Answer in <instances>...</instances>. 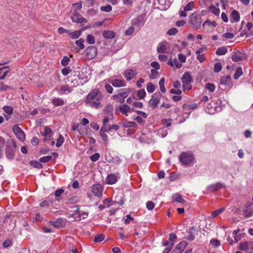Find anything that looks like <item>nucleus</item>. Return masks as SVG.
<instances>
[{"instance_id": "3c124183", "label": "nucleus", "mask_w": 253, "mask_h": 253, "mask_svg": "<svg viewBox=\"0 0 253 253\" xmlns=\"http://www.w3.org/2000/svg\"><path fill=\"white\" fill-rule=\"evenodd\" d=\"M137 95L140 99H143L146 95V92L144 89H140L138 90Z\"/></svg>"}, {"instance_id": "0e129e2a", "label": "nucleus", "mask_w": 253, "mask_h": 253, "mask_svg": "<svg viewBox=\"0 0 253 253\" xmlns=\"http://www.w3.org/2000/svg\"><path fill=\"white\" fill-rule=\"evenodd\" d=\"M174 244V242H170L169 247H168L165 249L163 251V253H169V252L171 250Z\"/></svg>"}, {"instance_id": "423d86ee", "label": "nucleus", "mask_w": 253, "mask_h": 253, "mask_svg": "<svg viewBox=\"0 0 253 253\" xmlns=\"http://www.w3.org/2000/svg\"><path fill=\"white\" fill-rule=\"evenodd\" d=\"M13 131L17 138L21 141L25 139V134L22 129L17 125H14L13 127Z\"/></svg>"}, {"instance_id": "6ab92c4d", "label": "nucleus", "mask_w": 253, "mask_h": 253, "mask_svg": "<svg viewBox=\"0 0 253 253\" xmlns=\"http://www.w3.org/2000/svg\"><path fill=\"white\" fill-rule=\"evenodd\" d=\"M72 87H70L68 84H65L60 86L58 92L61 94H67L72 92Z\"/></svg>"}, {"instance_id": "864d4df0", "label": "nucleus", "mask_w": 253, "mask_h": 253, "mask_svg": "<svg viewBox=\"0 0 253 253\" xmlns=\"http://www.w3.org/2000/svg\"><path fill=\"white\" fill-rule=\"evenodd\" d=\"M50 224L55 227L59 228L61 226V220L51 221Z\"/></svg>"}, {"instance_id": "a18cd8bd", "label": "nucleus", "mask_w": 253, "mask_h": 253, "mask_svg": "<svg viewBox=\"0 0 253 253\" xmlns=\"http://www.w3.org/2000/svg\"><path fill=\"white\" fill-rule=\"evenodd\" d=\"M52 159L51 156H46L41 158L39 161L41 163H46L50 161Z\"/></svg>"}, {"instance_id": "4c0bfd02", "label": "nucleus", "mask_w": 253, "mask_h": 253, "mask_svg": "<svg viewBox=\"0 0 253 253\" xmlns=\"http://www.w3.org/2000/svg\"><path fill=\"white\" fill-rule=\"evenodd\" d=\"M216 25V23L214 21H213L212 22H210L209 20H207L203 24V26L204 28H206L207 26L215 27Z\"/></svg>"}, {"instance_id": "4468645a", "label": "nucleus", "mask_w": 253, "mask_h": 253, "mask_svg": "<svg viewBox=\"0 0 253 253\" xmlns=\"http://www.w3.org/2000/svg\"><path fill=\"white\" fill-rule=\"evenodd\" d=\"M187 243L185 241L180 242L173 250L172 253H180L185 249Z\"/></svg>"}, {"instance_id": "c85d7f7f", "label": "nucleus", "mask_w": 253, "mask_h": 253, "mask_svg": "<svg viewBox=\"0 0 253 253\" xmlns=\"http://www.w3.org/2000/svg\"><path fill=\"white\" fill-rule=\"evenodd\" d=\"M231 18L233 20V21H232V22H237L240 20L239 13L236 10H234L232 11V12L231 13Z\"/></svg>"}, {"instance_id": "f3484780", "label": "nucleus", "mask_w": 253, "mask_h": 253, "mask_svg": "<svg viewBox=\"0 0 253 253\" xmlns=\"http://www.w3.org/2000/svg\"><path fill=\"white\" fill-rule=\"evenodd\" d=\"M119 177V176H117L115 174L111 173L108 174L106 178L105 182L108 184H113L117 182L118 178Z\"/></svg>"}, {"instance_id": "58836bf2", "label": "nucleus", "mask_w": 253, "mask_h": 253, "mask_svg": "<svg viewBox=\"0 0 253 253\" xmlns=\"http://www.w3.org/2000/svg\"><path fill=\"white\" fill-rule=\"evenodd\" d=\"M210 10L211 12H212L213 14H214L215 15H218L220 13V10L219 8H216L214 6H211L210 7Z\"/></svg>"}, {"instance_id": "9d476101", "label": "nucleus", "mask_w": 253, "mask_h": 253, "mask_svg": "<svg viewBox=\"0 0 253 253\" xmlns=\"http://www.w3.org/2000/svg\"><path fill=\"white\" fill-rule=\"evenodd\" d=\"M123 75L127 81H129L137 75V72L135 70L127 69L125 71Z\"/></svg>"}, {"instance_id": "bb28decb", "label": "nucleus", "mask_w": 253, "mask_h": 253, "mask_svg": "<svg viewBox=\"0 0 253 253\" xmlns=\"http://www.w3.org/2000/svg\"><path fill=\"white\" fill-rule=\"evenodd\" d=\"M103 36L106 39H112L115 36V33L111 31H105L103 32Z\"/></svg>"}, {"instance_id": "774afa93", "label": "nucleus", "mask_w": 253, "mask_h": 253, "mask_svg": "<svg viewBox=\"0 0 253 253\" xmlns=\"http://www.w3.org/2000/svg\"><path fill=\"white\" fill-rule=\"evenodd\" d=\"M222 37L225 39H230L234 37V35L232 33H225L223 34Z\"/></svg>"}, {"instance_id": "7ed1b4c3", "label": "nucleus", "mask_w": 253, "mask_h": 253, "mask_svg": "<svg viewBox=\"0 0 253 253\" xmlns=\"http://www.w3.org/2000/svg\"><path fill=\"white\" fill-rule=\"evenodd\" d=\"M192 81V78L189 73L185 72L181 79L182 83V87L184 90H190L191 88L190 83Z\"/></svg>"}, {"instance_id": "e2e57ef3", "label": "nucleus", "mask_w": 253, "mask_h": 253, "mask_svg": "<svg viewBox=\"0 0 253 253\" xmlns=\"http://www.w3.org/2000/svg\"><path fill=\"white\" fill-rule=\"evenodd\" d=\"M6 153L8 158H12L13 157V153L12 150H13L11 148H8L6 149Z\"/></svg>"}, {"instance_id": "aec40b11", "label": "nucleus", "mask_w": 253, "mask_h": 253, "mask_svg": "<svg viewBox=\"0 0 253 253\" xmlns=\"http://www.w3.org/2000/svg\"><path fill=\"white\" fill-rule=\"evenodd\" d=\"M52 197H53V195L52 194H50L48 198H47L45 200L42 201L41 203V204H40L41 207H48L50 205H51L52 204V203H53V201L51 200V198H52Z\"/></svg>"}, {"instance_id": "37998d69", "label": "nucleus", "mask_w": 253, "mask_h": 253, "mask_svg": "<svg viewBox=\"0 0 253 253\" xmlns=\"http://www.w3.org/2000/svg\"><path fill=\"white\" fill-rule=\"evenodd\" d=\"M159 75L158 72L157 71V70L155 69H152L151 70V73L149 75L150 78L152 79H155L157 78Z\"/></svg>"}, {"instance_id": "a211bd4d", "label": "nucleus", "mask_w": 253, "mask_h": 253, "mask_svg": "<svg viewBox=\"0 0 253 253\" xmlns=\"http://www.w3.org/2000/svg\"><path fill=\"white\" fill-rule=\"evenodd\" d=\"M224 185L220 183L217 182L215 184H211L208 187V190L211 192L216 191L218 189L224 188Z\"/></svg>"}, {"instance_id": "7c9ffc66", "label": "nucleus", "mask_w": 253, "mask_h": 253, "mask_svg": "<svg viewBox=\"0 0 253 253\" xmlns=\"http://www.w3.org/2000/svg\"><path fill=\"white\" fill-rule=\"evenodd\" d=\"M225 210L224 208H222L219 209H218L217 210L214 211L213 212H212L211 214V218H214L216 216H217L218 215L222 213Z\"/></svg>"}, {"instance_id": "f704fd0d", "label": "nucleus", "mask_w": 253, "mask_h": 253, "mask_svg": "<svg viewBox=\"0 0 253 253\" xmlns=\"http://www.w3.org/2000/svg\"><path fill=\"white\" fill-rule=\"evenodd\" d=\"M3 110L8 115H11L13 113V108L10 106H4L3 107Z\"/></svg>"}, {"instance_id": "393cba45", "label": "nucleus", "mask_w": 253, "mask_h": 253, "mask_svg": "<svg viewBox=\"0 0 253 253\" xmlns=\"http://www.w3.org/2000/svg\"><path fill=\"white\" fill-rule=\"evenodd\" d=\"M52 103L55 106L63 105L65 103L64 100L59 97L55 98L52 99Z\"/></svg>"}, {"instance_id": "f257e3e1", "label": "nucleus", "mask_w": 253, "mask_h": 253, "mask_svg": "<svg viewBox=\"0 0 253 253\" xmlns=\"http://www.w3.org/2000/svg\"><path fill=\"white\" fill-rule=\"evenodd\" d=\"M103 96L102 92L99 90L93 89L87 95L85 103L91 108L97 109L100 105Z\"/></svg>"}, {"instance_id": "dca6fc26", "label": "nucleus", "mask_w": 253, "mask_h": 253, "mask_svg": "<svg viewBox=\"0 0 253 253\" xmlns=\"http://www.w3.org/2000/svg\"><path fill=\"white\" fill-rule=\"evenodd\" d=\"M72 21L75 23H83L86 22V20L83 18L81 14L75 11L72 16Z\"/></svg>"}, {"instance_id": "8fccbe9b", "label": "nucleus", "mask_w": 253, "mask_h": 253, "mask_svg": "<svg viewBox=\"0 0 253 253\" xmlns=\"http://www.w3.org/2000/svg\"><path fill=\"white\" fill-rule=\"evenodd\" d=\"M178 32V30L176 28H172L169 29L167 32V34L169 36H173L176 35Z\"/></svg>"}, {"instance_id": "72a5a7b5", "label": "nucleus", "mask_w": 253, "mask_h": 253, "mask_svg": "<svg viewBox=\"0 0 253 253\" xmlns=\"http://www.w3.org/2000/svg\"><path fill=\"white\" fill-rule=\"evenodd\" d=\"M84 40L83 39H80L76 41L75 43L79 46V50L83 49L84 48Z\"/></svg>"}, {"instance_id": "b1692460", "label": "nucleus", "mask_w": 253, "mask_h": 253, "mask_svg": "<svg viewBox=\"0 0 253 253\" xmlns=\"http://www.w3.org/2000/svg\"><path fill=\"white\" fill-rule=\"evenodd\" d=\"M114 110V107L112 105L109 104L107 105L104 109V111L106 112L107 115H108L109 116L113 117V111Z\"/></svg>"}, {"instance_id": "4d7b16f0", "label": "nucleus", "mask_w": 253, "mask_h": 253, "mask_svg": "<svg viewBox=\"0 0 253 253\" xmlns=\"http://www.w3.org/2000/svg\"><path fill=\"white\" fill-rule=\"evenodd\" d=\"M100 155L98 153H96L90 156V159L92 162H95L99 159Z\"/></svg>"}, {"instance_id": "6e6d98bb", "label": "nucleus", "mask_w": 253, "mask_h": 253, "mask_svg": "<svg viewBox=\"0 0 253 253\" xmlns=\"http://www.w3.org/2000/svg\"><path fill=\"white\" fill-rule=\"evenodd\" d=\"M222 69V66L220 63H216L214 64V71L215 73H218Z\"/></svg>"}, {"instance_id": "09e8293b", "label": "nucleus", "mask_w": 253, "mask_h": 253, "mask_svg": "<svg viewBox=\"0 0 253 253\" xmlns=\"http://www.w3.org/2000/svg\"><path fill=\"white\" fill-rule=\"evenodd\" d=\"M86 41L89 44H93L95 42V38L91 35H88L86 37Z\"/></svg>"}, {"instance_id": "69168bd1", "label": "nucleus", "mask_w": 253, "mask_h": 253, "mask_svg": "<svg viewBox=\"0 0 253 253\" xmlns=\"http://www.w3.org/2000/svg\"><path fill=\"white\" fill-rule=\"evenodd\" d=\"M210 243L214 247H217L220 246L219 241L216 239L211 240Z\"/></svg>"}, {"instance_id": "052dcab7", "label": "nucleus", "mask_w": 253, "mask_h": 253, "mask_svg": "<svg viewBox=\"0 0 253 253\" xmlns=\"http://www.w3.org/2000/svg\"><path fill=\"white\" fill-rule=\"evenodd\" d=\"M30 164L31 166L37 168H40L42 166V165L36 161H32L30 162Z\"/></svg>"}, {"instance_id": "c03bdc74", "label": "nucleus", "mask_w": 253, "mask_h": 253, "mask_svg": "<svg viewBox=\"0 0 253 253\" xmlns=\"http://www.w3.org/2000/svg\"><path fill=\"white\" fill-rule=\"evenodd\" d=\"M205 87L211 92H213L215 88V85L211 83H207L206 84Z\"/></svg>"}, {"instance_id": "39448f33", "label": "nucleus", "mask_w": 253, "mask_h": 253, "mask_svg": "<svg viewBox=\"0 0 253 253\" xmlns=\"http://www.w3.org/2000/svg\"><path fill=\"white\" fill-rule=\"evenodd\" d=\"M127 89H121L118 91V94L113 95V99L116 101L120 102L123 103L125 102V99L127 96V93L126 92Z\"/></svg>"}, {"instance_id": "de8ad7c7", "label": "nucleus", "mask_w": 253, "mask_h": 253, "mask_svg": "<svg viewBox=\"0 0 253 253\" xmlns=\"http://www.w3.org/2000/svg\"><path fill=\"white\" fill-rule=\"evenodd\" d=\"M105 239V236L103 234L96 235L94 239L95 242H100Z\"/></svg>"}, {"instance_id": "680f3d73", "label": "nucleus", "mask_w": 253, "mask_h": 253, "mask_svg": "<svg viewBox=\"0 0 253 253\" xmlns=\"http://www.w3.org/2000/svg\"><path fill=\"white\" fill-rule=\"evenodd\" d=\"M110 130V126L106 125H103V126L101 127L100 131L107 132Z\"/></svg>"}, {"instance_id": "79ce46f5", "label": "nucleus", "mask_w": 253, "mask_h": 253, "mask_svg": "<svg viewBox=\"0 0 253 253\" xmlns=\"http://www.w3.org/2000/svg\"><path fill=\"white\" fill-rule=\"evenodd\" d=\"M243 74L242 69L241 67L237 69L234 74V78L235 79H238Z\"/></svg>"}, {"instance_id": "ea45409f", "label": "nucleus", "mask_w": 253, "mask_h": 253, "mask_svg": "<svg viewBox=\"0 0 253 253\" xmlns=\"http://www.w3.org/2000/svg\"><path fill=\"white\" fill-rule=\"evenodd\" d=\"M147 90L149 93L153 92L155 89V86L152 83H148L147 85Z\"/></svg>"}, {"instance_id": "2f4dec72", "label": "nucleus", "mask_w": 253, "mask_h": 253, "mask_svg": "<svg viewBox=\"0 0 253 253\" xmlns=\"http://www.w3.org/2000/svg\"><path fill=\"white\" fill-rule=\"evenodd\" d=\"M231 59L234 62H238L242 60V57L240 53H235L232 55Z\"/></svg>"}, {"instance_id": "c756f323", "label": "nucleus", "mask_w": 253, "mask_h": 253, "mask_svg": "<svg viewBox=\"0 0 253 253\" xmlns=\"http://www.w3.org/2000/svg\"><path fill=\"white\" fill-rule=\"evenodd\" d=\"M227 52V49L225 46H222L217 48L216 54L218 55H223Z\"/></svg>"}, {"instance_id": "6e6552de", "label": "nucleus", "mask_w": 253, "mask_h": 253, "mask_svg": "<svg viewBox=\"0 0 253 253\" xmlns=\"http://www.w3.org/2000/svg\"><path fill=\"white\" fill-rule=\"evenodd\" d=\"M244 216L246 218L253 216V205L251 202L247 203L243 210Z\"/></svg>"}, {"instance_id": "a878e982", "label": "nucleus", "mask_w": 253, "mask_h": 253, "mask_svg": "<svg viewBox=\"0 0 253 253\" xmlns=\"http://www.w3.org/2000/svg\"><path fill=\"white\" fill-rule=\"evenodd\" d=\"M119 110L122 114L127 116V113L130 111V107L127 105L124 104L120 107Z\"/></svg>"}, {"instance_id": "5701e85b", "label": "nucleus", "mask_w": 253, "mask_h": 253, "mask_svg": "<svg viewBox=\"0 0 253 253\" xmlns=\"http://www.w3.org/2000/svg\"><path fill=\"white\" fill-rule=\"evenodd\" d=\"M172 201L181 203H184L185 201L183 199L181 195L176 193L172 196Z\"/></svg>"}, {"instance_id": "20e7f679", "label": "nucleus", "mask_w": 253, "mask_h": 253, "mask_svg": "<svg viewBox=\"0 0 253 253\" xmlns=\"http://www.w3.org/2000/svg\"><path fill=\"white\" fill-rule=\"evenodd\" d=\"M189 22L194 28L199 29L201 26L202 22L200 15L193 13L190 17Z\"/></svg>"}, {"instance_id": "4be33fe9", "label": "nucleus", "mask_w": 253, "mask_h": 253, "mask_svg": "<svg viewBox=\"0 0 253 253\" xmlns=\"http://www.w3.org/2000/svg\"><path fill=\"white\" fill-rule=\"evenodd\" d=\"M144 24L143 18L142 16H138L134 19L133 21V24L137 27L142 26Z\"/></svg>"}, {"instance_id": "1a4fd4ad", "label": "nucleus", "mask_w": 253, "mask_h": 253, "mask_svg": "<svg viewBox=\"0 0 253 253\" xmlns=\"http://www.w3.org/2000/svg\"><path fill=\"white\" fill-rule=\"evenodd\" d=\"M161 96L162 94L159 92L154 93L152 96L151 99L149 101L150 105L156 108L157 105L160 102Z\"/></svg>"}, {"instance_id": "bf43d9fd", "label": "nucleus", "mask_w": 253, "mask_h": 253, "mask_svg": "<svg viewBox=\"0 0 253 253\" xmlns=\"http://www.w3.org/2000/svg\"><path fill=\"white\" fill-rule=\"evenodd\" d=\"M155 207V204L152 201H148L146 203V208L148 210H152Z\"/></svg>"}, {"instance_id": "e433bc0d", "label": "nucleus", "mask_w": 253, "mask_h": 253, "mask_svg": "<svg viewBox=\"0 0 253 253\" xmlns=\"http://www.w3.org/2000/svg\"><path fill=\"white\" fill-rule=\"evenodd\" d=\"M64 192V191L63 189H59L55 191L54 196L56 197L57 200H59L60 197Z\"/></svg>"}, {"instance_id": "2eb2a0df", "label": "nucleus", "mask_w": 253, "mask_h": 253, "mask_svg": "<svg viewBox=\"0 0 253 253\" xmlns=\"http://www.w3.org/2000/svg\"><path fill=\"white\" fill-rule=\"evenodd\" d=\"M110 83H111L113 86L116 87H120L125 86L126 85V83L123 79H112L110 81Z\"/></svg>"}, {"instance_id": "338daca9", "label": "nucleus", "mask_w": 253, "mask_h": 253, "mask_svg": "<svg viewBox=\"0 0 253 253\" xmlns=\"http://www.w3.org/2000/svg\"><path fill=\"white\" fill-rule=\"evenodd\" d=\"M178 59L180 63H184L186 61V56L182 53H179L178 55Z\"/></svg>"}, {"instance_id": "412c9836", "label": "nucleus", "mask_w": 253, "mask_h": 253, "mask_svg": "<svg viewBox=\"0 0 253 253\" xmlns=\"http://www.w3.org/2000/svg\"><path fill=\"white\" fill-rule=\"evenodd\" d=\"M251 243L247 242H244L240 244L239 249L246 252H249L251 250L250 248Z\"/></svg>"}, {"instance_id": "f03ea898", "label": "nucleus", "mask_w": 253, "mask_h": 253, "mask_svg": "<svg viewBox=\"0 0 253 253\" xmlns=\"http://www.w3.org/2000/svg\"><path fill=\"white\" fill-rule=\"evenodd\" d=\"M179 159L183 165L192 166L194 164V158L191 152H183L180 156Z\"/></svg>"}, {"instance_id": "f8f14e48", "label": "nucleus", "mask_w": 253, "mask_h": 253, "mask_svg": "<svg viewBox=\"0 0 253 253\" xmlns=\"http://www.w3.org/2000/svg\"><path fill=\"white\" fill-rule=\"evenodd\" d=\"M230 81L231 77L230 76H223L221 78L220 83V84L224 87V89L230 88Z\"/></svg>"}, {"instance_id": "c9c22d12", "label": "nucleus", "mask_w": 253, "mask_h": 253, "mask_svg": "<svg viewBox=\"0 0 253 253\" xmlns=\"http://www.w3.org/2000/svg\"><path fill=\"white\" fill-rule=\"evenodd\" d=\"M12 87L7 85L4 84L3 83L0 82V91H5L11 89Z\"/></svg>"}, {"instance_id": "5fc2aeb1", "label": "nucleus", "mask_w": 253, "mask_h": 253, "mask_svg": "<svg viewBox=\"0 0 253 253\" xmlns=\"http://www.w3.org/2000/svg\"><path fill=\"white\" fill-rule=\"evenodd\" d=\"M100 9L102 11L109 12L112 10V6L108 4L106 6H101Z\"/></svg>"}, {"instance_id": "a19ab883", "label": "nucleus", "mask_w": 253, "mask_h": 253, "mask_svg": "<svg viewBox=\"0 0 253 253\" xmlns=\"http://www.w3.org/2000/svg\"><path fill=\"white\" fill-rule=\"evenodd\" d=\"M64 141V138L59 134L58 138L57 139L56 145L57 147H60Z\"/></svg>"}, {"instance_id": "49530a36", "label": "nucleus", "mask_w": 253, "mask_h": 253, "mask_svg": "<svg viewBox=\"0 0 253 253\" xmlns=\"http://www.w3.org/2000/svg\"><path fill=\"white\" fill-rule=\"evenodd\" d=\"M70 61V58L68 57L65 56L62 59L61 63L63 66H66L67 65L69 64Z\"/></svg>"}, {"instance_id": "0eeeda50", "label": "nucleus", "mask_w": 253, "mask_h": 253, "mask_svg": "<svg viewBox=\"0 0 253 253\" xmlns=\"http://www.w3.org/2000/svg\"><path fill=\"white\" fill-rule=\"evenodd\" d=\"M84 53L88 59H92L96 56L97 49L94 46H90L86 48Z\"/></svg>"}, {"instance_id": "ddd939ff", "label": "nucleus", "mask_w": 253, "mask_h": 253, "mask_svg": "<svg viewBox=\"0 0 253 253\" xmlns=\"http://www.w3.org/2000/svg\"><path fill=\"white\" fill-rule=\"evenodd\" d=\"M103 187L99 184L94 185L92 186V192L95 196L98 197H101L102 194Z\"/></svg>"}, {"instance_id": "13d9d810", "label": "nucleus", "mask_w": 253, "mask_h": 253, "mask_svg": "<svg viewBox=\"0 0 253 253\" xmlns=\"http://www.w3.org/2000/svg\"><path fill=\"white\" fill-rule=\"evenodd\" d=\"M71 71V69L70 67H67L63 68L61 71V73L64 76H67Z\"/></svg>"}, {"instance_id": "473e14b6", "label": "nucleus", "mask_w": 253, "mask_h": 253, "mask_svg": "<svg viewBox=\"0 0 253 253\" xmlns=\"http://www.w3.org/2000/svg\"><path fill=\"white\" fill-rule=\"evenodd\" d=\"M81 31H75L73 32H71L69 33V36L73 39H76L78 38L81 35Z\"/></svg>"}, {"instance_id": "cd10ccee", "label": "nucleus", "mask_w": 253, "mask_h": 253, "mask_svg": "<svg viewBox=\"0 0 253 253\" xmlns=\"http://www.w3.org/2000/svg\"><path fill=\"white\" fill-rule=\"evenodd\" d=\"M51 133L52 130L49 127L47 126L44 127L43 134L45 136V138L44 139V141H45V139H48L50 138Z\"/></svg>"}, {"instance_id": "9b49d317", "label": "nucleus", "mask_w": 253, "mask_h": 253, "mask_svg": "<svg viewBox=\"0 0 253 253\" xmlns=\"http://www.w3.org/2000/svg\"><path fill=\"white\" fill-rule=\"evenodd\" d=\"M194 2H189L183 8V10L180 11L179 12L180 16L181 17H186L187 15L186 12L192 10L194 8Z\"/></svg>"}, {"instance_id": "603ef678", "label": "nucleus", "mask_w": 253, "mask_h": 253, "mask_svg": "<svg viewBox=\"0 0 253 253\" xmlns=\"http://www.w3.org/2000/svg\"><path fill=\"white\" fill-rule=\"evenodd\" d=\"M166 50V46L164 44H161L157 48L158 53H164Z\"/></svg>"}]
</instances>
